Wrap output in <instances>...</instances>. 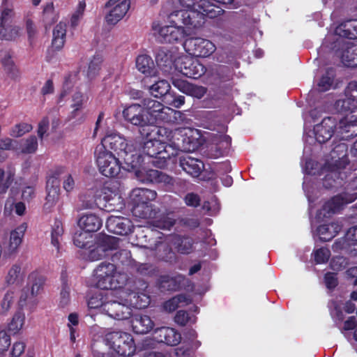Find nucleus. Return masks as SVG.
<instances>
[{"instance_id": "nucleus-1", "label": "nucleus", "mask_w": 357, "mask_h": 357, "mask_svg": "<svg viewBox=\"0 0 357 357\" xmlns=\"http://www.w3.org/2000/svg\"><path fill=\"white\" fill-rule=\"evenodd\" d=\"M96 155L99 172L107 177L117 176L121 168L135 172L143 162L133 142L116 133L102 139L101 145L96 148Z\"/></svg>"}, {"instance_id": "nucleus-2", "label": "nucleus", "mask_w": 357, "mask_h": 357, "mask_svg": "<svg viewBox=\"0 0 357 357\" xmlns=\"http://www.w3.org/2000/svg\"><path fill=\"white\" fill-rule=\"evenodd\" d=\"M199 11L192 8H183L169 15V24L161 26L158 22H153L152 30L154 36L161 42L173 43L182 40L188 36V30L198 29L204 23L205 16L213 17L215 12L214 7L207 3L198 6Z\"/></svg>"}, {"instance_id": "nucleus-3", "label": "nucleus", "mask_w": 357, "mask_h": 357, "mask_svg": "<svg viewBox=\"0 0 357 357\" xmlns=\"http://www.w3.org/2000/svg\"><path fill=\"white\" fill-rule=\"evenodd\" d=\"M190 131L187 128H178L174 131L165 127L151 128L147 130L140 131L142 137L146 138L142 147V153L149 158H153L151 163L159 168L164 167L167 160L177 154L181 148L178 135Z\"/></svg>"}, {"instance_id": "nucleus-4", "label": "nucleus", "mask_w": 357, "mask_h": 357, "mask_svg": "<svg viewBox=\"0 0 357 357\" xmlns=\"http://www.w3.org/2000/svg\"><path fill=\"white\" fill-rule=\"evenodd\" d=\"M345 98L336 101L335 107L337 112L345 116L337 119L339 124L336 134L342 139H349L357 136V82L349 83L345 91Z\"/></svg>"}, {"instance_id": "nucleus-5", "label": "nucleus", "mask_w": 357, "mask_h": 357, "mask_svg": "<svg viewBox=\"0 0 357 357\" xmlns=\"http://www.w3.org/2000/svg\"><path fill=\"white\" fill-rule=\"evenodd\" d=\"M93 281L98 288L119 290L126 284L128 275L117 272L113 264L103 262L95 269Z\"/></svg>"}, {"instance_id": "nucleus-6", "label": "nucleus", "mask_w": 357, "mask_h": 357, "mask_svg": "<svg viewBox=\"0 0 357 357\" xmlns=\"http://www.w3.org/2000/svg\"><path fill=\"white\" fill-rule=\"evenodd\" d=\"M145 105L149 128H155L154 125L156 123L180 124L185 123L186 118L183 113L165 107L157 100L146 99Z\"/></svg>"}, {"instance_id": "nucleus-7", "label": "nucleus", "mask_w": 357, "mask_h": 357, "mask_svg": "<svg viewBox=\"0 0 357 357\" xmlns=\"http://www.w3.org/2000/svg\"><path fill=\"white\" fill-rule=\"evenodd\" d=\"M105 344L114 354L123 357H130L136 351V346L131 334L123 331L107 333L104 338Z\"/></svg>"}, {"instance_id": "nucleus-8", "label": "nucleus", "mask_w": 357, "mask_h": 357, "mask_svg": "<svg viewBox=\"0 0 357 357\" xmlns=\"http://www.w3.org/2000/svg\"><path fill=\"white\" fill-rule=\"evenodd\" d=\"M121 291H124V289L117 290L115 294L111 291V297L104 305V312L118 320L127 319L132 314L129 303L121 298Z\"/></svg>"}, {"instance_id": "nucleus-9", "label": "nucleus", "mask_w": 357, "mask_h": 357, "mask_svg": "<svg viewBox=\"0 0 357 357\" xmlns=\"http://www.w3.org/2000/svg\"><path fill=\"white\" fill-rule=\"evenodd\" d=\"M123 116L126 121L134 126L147 130L149 128L145 100L142 104H131L123 110Z\"/></svg>"}, {"instance_id": "nucleus-10", "label": "nucleus", "mask_w": 357, "mask_h": 357, "mask_svg": "<svg viewBox=\"0 0 357 357\" xmlns=\"http://www.w3.org/2000/svg\"><path fill=\"white\" fill-rule=\"evenodd\" d=\"M357 199V193H344L333 197L326 202L321 208L317 213L316 218L319 220L331 217L333 214L339 211L342 206L351 203Z\"/></svg>"}, {"instance_id": "nucleus-11", "label": "nucleus", "mask_w": 357, "mask_h": 357, "mask_svg": "<svg viewBox=\"0 0 357 357\" xmlns=\"http://www.w3.org/2000/svg\"><path fill=\"white\" fill-rule=\"evenodd\" d=\"M183 47L190 55L203 58L211 56L216 50V46L212 41L201 37L187 38Z\"/></svg>"}, {"instance_id": "nucleus-12", "label": "nucleus", "mask_w": 357, "mask_h": 357, "mask_svg": "<svg viewBox=\"0 0 357 357\" xmlns=\"http://www.w3.org/2000/svg\"><path fill=\"white\" fill-rule=\"evenodd\" d=\"M176 68L183 75L197 79L206 73V68L197 59L190 56H183L176 61Z\"/></svg>"}, {"instance_id": "nucleus-13", "label": "nucleus", "mask_w": 357, "mask_h": 357, "mask_svg": "<svg viewBox=\"0 0 357 357\" xmlns=\"http://www.w3.org/2000/svg\"><path fill=\"white\" fill-rule=\"evenodd\" d=\"M336 43L341 48L337 51V55L342 63L349 67L357 66V40H351L342 38L337 39Z\"/></svg>"}, {"instance_id": "nucleus-14", "label": "nucleus", "mask_w": 357, "mask_h": 357, "mask_svg": "<svg viewBox=\"0 0 357 357\" xmlns=\"http://www.w3.org/2000/svg\"><path fill=\"white\" fill-rule=\"evenodd\" d=\"M130 7V0H109L106 3L108 12L105 20L109 24L114 25L121 20Z\"/></svg>"}, {"instance_id": "nucleus-15", "label": "nucleus", "mask_w": 357, "mask_h": 357, "mask_svg": "<svg viewBox=\"0 0 357 357\" xmlns=\"http://www.w3.org/2000/svg\"><path fill=\"white\" fill-rule=\"evenodd\" d=\"M337 119L334 116L324 118L320 123L314 127L316 140L321 144L329 140L337 128Z\"/></svg>"}, {"instance_id": "nucleus-16", "label": "nucleus", "mask_w": 357, "mask_h": 357, "mask_svg": "<svg viewBox=\"0 0 357 357\" xmlns=\"http://www.w3.org/2000/svg\"><path fill=\"white\" fill-rule=\"evenodd\" d=\"M137 178L144 183H158L167 185L173 184V178L169 175L156 169H146L141 165L136 169Z\"/></svg>"}, {"instance_id": "nucleus-17", "label": "nucleus", "mask_w": 357, "mask_h": 357, "mask_svg": "<svg viewBox=\"0 0 357 357\" xmlns=\"http://www.w3.org/2000/svg\"><path fill=\"white\" fill-rule=\"evenodd\" d=\"M153 339L160 343L168 346H176L181 342V335L176 329L171 327H160L153 331Z\"/></svg>"}, {"instance_id": "nucleus-18", "label": "nucleus", "mask_w": 357, "mask_h": 357, "mask_svg": "<svg viewBox=\"0 0 357 357\" xmlns=\"http://www.w3.org/2000/svg\"><path fill=\"white\" fill-rule=\"evenodd\" d=\"M119 239L114 236H105L102 238L101 243L98 245L89 253V259L98 261L107 255L109 250H116L119 248Z\"/></svg>"}, {"instance_id": "nucleus-19", "label": "nucleus", "mask_w": 357, "mask_h": 357, "mask_svg": "<svg viewBox=\"0 0 357 357\" xmlns=\"http://www.w3.org/2000/svg\"><path fill=\"white\" fill-rule=\"evenodd\" d=\"M333 248L335 251L345 250L351 255H357V226L350 228L344 238L333 244Z\"/></svg>"}, {"instance_id": "nucleus-20", "label": "nucleus", "mask_w": 357, "mask_h": 357, "mask_svg": "<svg viewBox=\"0 0 357 357\" xmlns=\"http://www.w3.org/2000/svg\"><path fill=\"white\" fill-rule=\"evenodd\" d=\"M60 188L59 181L56 177L52 176L47 181V196L43 205L45 212L50 213L52 211L59 199Z\"/></svg>"}, {"instance_id": "nucleus-21", "label": "nucleus", "mask_w": 357, "mask_h": 357, "mask_svg": "<svg viewBox=\"0 0 357 357\" xmlns=\"http://www.w3.org/2000/svg\"><path fill=\"white\" fill-rule=\"evenodd\" d=\"M108 231L118 234L127 235L132 231L133 225L132 222L126 218L121 216H110L106 222Z\"/></svg>"}, {"instance_id": "nucleus-22", "label": "nucleus", "mask_w": 357, "mask_h": 357, "mask_svg": "<svg viewBox=\"0 0 357 357\" xmlns=\"http://www.w3.org/2000/svg\"><path fill=\"white\" fill-rule=\"evenodd\" d=\"M155 78L144 77L142 83L149 93L155 98H160L167 94L171 86L169 82L165 79H156Z\"/></svg>"}, {"instance_id": "nucleus-23", "label": "nucleus", "mask_w": 357, "mask_h": 357, "mask_svg": "<svg viewBox=\"0 0 357 357\" xmlns=\"http://www.w3.org/2000/svg\"><path fill=\"white\" fill-rule=\"evenodd\" d=\"M121 298L124 299L130 307L136 308L146 307L150 303V297L144 292L136 293L134 291H128V289L121 291Z\"/></svg>"}, {"instance_id": "nucleus-24", "label": "nucleus", "mask_w": 357, "mask_h": 357, "mask_svg": "<svg viewBox=\"0 0 357 357\" xmlns=\"http://www.w3.org/2000/svg\"><path fill=\"white\" fill-rule=\"evenodd\" d=\"M337 151H341L343 153L342 156L341 158L342 160L341 161L335 160V167H333V169L331 171V173L326 176L324 181V185L326 188H331L334 185L333 183L335 182V178H333V177L337 178V174L338 175L340 174V172H339V170L340 168H342V162H343L344 164L346 162V160L344 158V156L346 155V152H347V146L344 144H341L337 145L335 147V149H334L332 152L333 158L335 157L334 155ZM339 159H340V157H339ZM343 167L344 166H342V167Z\"/></svg>"}, {"instance_id": "nucleus-25", "label": "nucleus", "mask_w": 357, "mask_h": 357, "mask_svg": "<svg viewBox=\"0 0 357 357\" xmlns=\"http://www.w3.org/2000/svg\"><path fill=\"white\" fill-rule=\"evenodd\" d=\"M131 326L134 333L147 334L153 329L155 323L149 315L137 314L132 317Z\"/></svg>"}, {"instance_id": "nucleus-26", "label": "nucleus", "mask_w": 357, "mask_h": 357, "mask_svg": "<svg viewBox=\"0 0 357 357\" xmlns=\"http://www.w3.org/2000/svg\"><path fill=\"white\" fill-rule=\"evenodd\" d=\"M25 272L19 264H13L7 271L4 276V284L7 287L21 286L25 280Z\"/></svg>"}, {"instance_id": "nucleus-27", "label": "nucleus", "mask_w": 357, "mask_h": 357, "mask_svg": "<svg viewBox=\"0 0 357 357\" xmlns=\"http://www.w3.org/2000/svg\"><path fill=\"white\" fill-rule=\"evenodd\" d=\"M102 225L101 219L92 213H82L78 220L79 227L86 234L97 231Z\"/></svg>"}, {"instance_id": "nucleus-28", "label": "nucleus", "mask_w": 357, "mask_h": 357, "mask_svg": "<svg viewBox=\"0 0 357 357\" xmlns=\"http://www.w3.org/2000/svg\"><path fill=\"white\" fill-rule=\"evenodd\" d=\"M136 67L144 75V77L155 78L158 75L153 59L147 55H139L137 57Z\"/></svg>"}, {"instance_id": "nucleus-29", "label": "nucleus", "mask_w": 357, "mask_h": 357, "mask_svg": "<svg viewBox=\"0 0 357 357\" xmlns=\"http://www.w3.org/2000/svg\"><path fill=\"white\" fill-rule=\"evenodd\" d=\"M197 337V333L194 330L189 331L185 335V340L183 342L185 345H183L175 349L176 356L178 357H185L190 356V351L197 349L201 344L200 342L196 340Z\"/></svg>"}, {"instance_id": "nucleus-30", "label": "nucleus", "mask_w": 357, "mask_h": 357, "mask_svg": "<svg viewBox=\"0 0 357 357\" xmlns=\"http://www.w3.org/2000/svg\"><path fill=\"white\" fill-rule=\"evenodd\" d=\"M180 166L188 174L193 177H197L203 170L204 163L190 155H185L180 158Z\"/></svg>"}, {"instance_id": "nucleus-31", "label": "nucleus", "mask_w": 357, "mask_h": 357, "mask_svg": "<svg viewBox=\"0 0 357 357\" xmlns=\"http://www.w3.org/2000/svg\"><path fill=\"white\" fill-rule=\"evenodd\" d=\"M335 33L340 38H357V19L341 23L336 27Z\"/></svg>"}, {"instance_id": "nucleus-32", "label": "nucleus", "mask_w": 357, "mask_h": 357, "mask_svg": "<svg viewBox=\"0 0 357 357\" xmlns=\"http://www.w3.org/2000/svg\"><path fill=\"white\" fill-rule=\"evenodd\" d=\"M155 191L147 188H136L131 192V200L135 206L136 204H150L149 202L156 198Z\"/></svg>"}, {"instance_id": "nucleus-33", "label": "nucleus", "mask_w": 357, "mask_h": 357, "mask_svg": "<svg viewBox=\"0 0 357 357\" xmlns=\"http://www.w3.org/2000/svg\"><path fill=\"white\" fill-rule=\"evenodd\" d=\"M67 22L60 21L53 29L52 47L57 50H61L66 42Z\"/></svg>"}, {"instance_id": "nucleus-34", "label": "nucleus", "mask_w": 357, "mask_h": 357, "mask_svg": "<svg viewBox=\"0 0 357 357\" xmlns=\"http://www.w3.org/2000/svg\"><path fill=\"white\" fill-rule=\"evenodd\" d=\"M14 191L13 189L10 190V195L6 199L4 208L3 213L5 216H10L12 215V213L14 211L16 215L19 216H22L25 214L26 212V206L22 202H15L13 198Z\"/></svg>"}, {"instance_id": "nucleus-35", "label": "nucleus", "mask_w": 357, "mask_h": 357, "mask_svg": "<svg viewBox=\"0 0 357 357\" xmlns=\"http://www.w3.org/2000/svg\"><path fill=\"white\" fill-rule=\"evenodd\" d=\"M342 226L337 222L329 225H321L317 229V234L323 241H328L333 238L341 230Z\"/></svg>"}, {"instance_id": "nucleus-36", "label": "nucleus", "mask_w": 357, "mask_h": 357, "mask_svg": "<svg viewBox=\"0 0 357 357\" xmlns=\"http://www.w3.org/2000/svg\"><path fill=\"white\" fill-rule=\"evenodd\" d=\"M45 278L37 271H32L28 276V285L32 297L38 296L43 290Z\"/></svg>"}, {"instance_id": "nucleus-37", "label": "nucleus", "mask_w": 357, "mask_h": 357, "mask_svg": "<svg viewBox=\"0 0 357 357\" xmlns=\"http://www.w3.org/2000/svg\"><path fill=\"white\" fill-rule=\"evenodd\" d=\"M215 146L211 148V155L218 158L223 155L225 150H227L231 144V138L228 135H222L215 137L213 140Z\"/></svg>"}, {"instance_id": "nucleus-38", "label": "nucleus", "mask_w": 357, "mask_h": 357, "mask_svg": "<svg viewBox=\"0 0 357 357\" xmlns=\"http://www.w3.org/2000/svg\"><path fill=\"white\" fill-rule=\"evenodd\" d=\"M21 33L22 29L13 23L7 26H0V39L15 40L20 36Z\"/></svg>"}, {"instance_id": "nucleus-39", "label": "nucleus", "mask_w": 357, "mask_h": 357, "mask_svg": "<svg viewBox=\"0 0 357 357\" xmlns=\"http://www.w3.org/2000/svg\"><path fill=\"white\" fill-rule=\"evenodd\" d=\"M132 213L137 218L149 219L155 218L156 212L151 204H139L133 206Z\"/></svg>"}, {"instance_id": "nucleus-40", "label": "nucleus", "mask_w": 357, "mask_h": 357, "mask_svg": "<svg viewBox=\"0 0 357 357\" xmlns=\"http://www.w3.org/2000/svg\"><path fill=\"white\" fill-rule=\"evenodd\" d=\"M111 297V292L105 296L101 292H97L92 295L88 301V306L91 309H100L104 312V305Z\"/></svg>"}, {"instance_id": "nucleus-41", "label": "nucleus", "mask_w": 357, "mask_h": 357, "mask_svg": "<svg viewBox=\"0 0 357 357\" xmlns=\"http://www.w3.org/2000/svg\"><path fill=\"white\" fill-rule=\"evenodd\" d=\"M59 18V13L55 10L54 4L52 2L47 3L43 11L42 20L45 26H51Z\"/></svg>"}, {"instance_id": "nucleus-42", "label": "nucleus", "mask_w": 357, "mask_h": 357, "mask_svg": "<svg viewBox=\"0 0 357 357\" xmlns=\"http://www.w3.org/2000/svg\"><path fill=\"white\" fill-rule=\"evenodd\" d=\"M24 322L25 314L21 310L16 312L8 324V331L13 335L17 334L22 329Z\"/></svg>"}, {"instance_id": "nucleus-43", "label": "nucleus", "mask_w": 357, "mask_h": 357, "mask_svg": "<svg viewBox=\"0 0 357 357\" xmlns=\"http://www.w3.org/2000/svg\"><path fill=\"white\" fill-rule=\"evenodd\" d=\"M172 243L177 251L182 254H188L192 249V241L188 237L175 236Z\"/></svg>"}, {"instance_id": "nucleus-44", "label": "nucleus", "mask_w": 357, "mask_h": 357, "mask_svg": "<svg viewBox=\"0 0 357 357\" xmlns=\"http://www.w3.org/2000/svg\"><path fill=\"white\" fill-rule=\"evenodd\" d=\"M188 303V299L184 295H178L164 303V309L168 312L174 311L176 308L183 307Z\"/></svg>"}, {"instance_id": "nucleus-45", "label": "nucleus", "mask_w": 357, "mask_h": 357, "mask_svg": "<svg viewBox=\"0 0 357 357\" xmlns=\"http://www.w3.org/2000/svg\"><path fill=\"white\" fill-rule=\"evenodd\" d=\"M15 294L11 289L8 290L0 302V314H8L14 303Z\"/></svg>"}, {"instance_id": "nucleus-46", "label": "nucleus", "mask_w": 357, "mask_h": 357, "mask_svg": "<svg viewBox=\"0 0 357 357\" xmlns=\"http://www.w3.org/2000/svg\"><path fill=\"white\" fill-rule=\"evenodd\" d=\"M102 63V58L100 55H95L89 62L88 70H87V77L89 79H93L96 77L99 71L101 68V65Z\"/></svg>"}, {"instance_id": "nucleus-47", "label": "nucleus", "mask_w": 357, "mask_h": 357, "mask_svg": "<svg viewBox=\"0 0 357 357\" xmlns=\"http://www.w3.org/2000/svg\"><path fill=\"white\" fill-rule=\"evenodd\" d=\"M184 280V278L178 275L174 278L164 277L161 281V287L167 290H176L181 287V282Z\"/></svg>"}, {"instance_id": "nucleus-48", "label": "nucleus", "mask_w": 357, "mask_h": 357, "mask_svg": "<svg viewBox=\"0 0 357 357\" xmlns=\"http://www.w3.org/2000/svg\"><path fill=\"white\" fill-rule=\"evenodd\" d=\"M2 65L8 75L13 79L20 77V73L9 56H5L1 61Z\"/></svg>"}, {"instance_id": "nucleus-49", "label": "nucleus", "mask_w": 357, "mask_h": 357, "mask_svg": "<svg viewBox=\"0 0 357 357\" xmlns=\"http://www.w3.org/2000/svg\"><path fill=\"white\" fill-rule=\"evenodd\" d=\"M156 61L158 63L166 66H169L173 63H176V61L172 55V52L164 48L159 50L157 52Z\"/></svg>"}, {"instance_id": "nucleus-50", "label": "nucleus", "mask_w": 357, "mask_h": 357, "mask_svg": "<svg viewBox=\"0 0 357 357\" xmlns=\"http://www.w3.org/2000/svg\"><path fill=\"white\" fill-rule=\"evenodd\" d=\"M174 320L176 324L181 326H185L195 323L197 318L195 315L190 314L185 311L179 310L177 312Z\"/></svg>"}, {"instance_id": "nucleus-51", "label": "nucleus", "mask_w": 357, "mask_h": 357, "mask_svg": "<svg viewBox=\"0 0 357 357\" xmlns=\"http://www.w3.org/2000/svg\"><path fill=\"white\" fill-rule=\"evenodd\" d=\"M63 233L62 222L56 220L52 230V244L59 250V244Z\"/></svg>"}, {"instance_id": "nucleus-52", "label": "nucleus", "mask_w": 357, "mask_h": 357, "mask_svg": "<svg viewBox=\"0 0 357 357\" xmlns=\"http://www.w3.org/2000/svg\"><path fill=\"white\" fill-rule=\"evenodd\" d=\"M333 72L332 70L328 71L325 75L322 76L317 84L318 91L324 92L329 90L333 85Z\"/></svg>"}, {"instance_id": "nucleus-53", "label": "nucleus", "mask_w": 357, "mask_h": 357, "mask_svg": "<svg viewBox=\"0 0 357 357\" xmlns=\"http://www.w3.org/2000/svg\"><path fill=\"white\" fill-rule=\"evenodd\" d=\"M14 175V171L9 170L6 173V178H4V172L2 169H0V194L6 192L13 181Z\"/></svg>"}, {"instance_id": "nucleus-54", "label": "nucleus", "mask_w": 357, "mask_h": 357, "mask_svg": "<svg viewBox=\"0 0 357 357\" xmlns=\"http://www.w3.org/2000/svg\"><path fill=\"white\" fill-rule=\"evenodd\" d=\"M15 13L12 8L7 6H3L1 10L0 26H7L13 23Z\"/></svg>"}, {"instance_id": "nucleus-55", "label": "nucleus", "mask_w": 357, "mask_h": 357, "mask_svg": "<svg viewBox=\"0 0 357 357\" xmlns=\"http://www.w3.org/2000/svg\"><path fill=\"white\" fill-rule=\"evenodd\" d=\"M175 223V219L169 215H163L154 220L153 225L161 229L169 230Z\"/></svg>"}, {"instance_id": "nucleus-56", "label": "nucleus", "mask_w": 357, "mask_h": 357, "mask_svg": "<svg viewBox=\"0 0 357 357\" xmlns=\"http://www.w3.org/2000/svg\"><path fill=\"white\" fill-rule=\"evenodd\" d=\"M185 89L184 92L189 93L191 96L197 98H202L206 93V89L202 86L190 85L183 84Z\"/></svg>"}, {"instance_id": "nucleus-57", "label": "nucleus", "mask_w": 357, "mask_h": 357, "mask_svg": "<svg viewBox=\"0 0 357 357\" xmlns=\"http://www.w3.org/2000/svg\"><path fill=\"white\" fill-rule=\"evenodd\" d=\"M38 148V142L35 136H31L23 142L21 151L24 153H33Z\"/></svg>"}, {"instance_id": "nucleus-58", "label": "nucleus", "mask_w": 357, "mask_h": 357, "mask_svg": "<svg viewBox=\"0 0 357 357\" xmlns=\"http://www.w3.org/2000/svg\"><path fill=\"white\" fill-rule=\"evenodd\" d=\"M32 130L31 125L21 123L13 126L10 131V135L13 137H19Z\"/></svg>"}, {"instance_id": "nucleus-59", "label": "nucleus", "mask_w": 357, "mask_h": 357, "mask_svg": "<svg viewBox=\"0 0 357 357\" xmlns=\"http://www.w3.org/2000/svg\"><path fill=\"white\" fill-rule=\"evenodd\" d=\"M314 261L317 264H324L328 261L331 256V251L327 248H321L313 252Z\"/></svg>"}, {"instance_id": "nucleus-60", "label": "nucleus", "mask_w": 357, "mask_h": 357, "mask_svg": "<svg viewBox=\"0 0 357 357\" xmlns=\"http://www.w3.org/2000/svg\"><path fill=\"white\" fill-rule=\"evenodd\" d=\"M68 327L70 331V340L74 342L75 340V332L76 329L75 326H77L79 324V317L78 314L76 313H70L68 317Z\"/></svg>"}, {"instance_id": "nucleus-61", "label": "nucleus", "mask_w": 357, "mask_h": 357, "mask_svg": "<svg viewBox=\"0 0 357 357\" xmlns=\"http://www.w3.org/2000/svg\"><path fill=\"white\" fill-rule=\"evenodd\" d=\"M70 287L67 284H64L60 293L59 306L64 307L70 303Z\"/></svg>"}, {"instance_id": "nucleus-62", "label": "nucleus", "mask_w": 357, "mask_h": 357, "mask_svg": "<svg viewBox=\"0 0 357 357\" xmlns=\"http://www.w3.org/2000/svg\"><path fill=\"white\" fill-rule=\"evenodd\" d=\"M203 209L206 210L209 215H213L219 211L220 204L216 199L213 198L210 201L204 203Z\"/></svg>"}, {"instance_id": "nucleus-63", "label": "nucleus", "mask_w": 357, "mask_h": 357, "mask_svg": "<svg viewBox=\"0 0 357 357\" xmlns=\"http://www.w3.org/2000/svg\"><path fill=\"white\" fill-rule=\"evenodd\" d=\"M86 100L82 93L79 91H74L72 95L70 107L84 108Z\"/></svg>"}, {"instance_id": "nucleus-64", "label": "nucleus", "mask_w": 357, "mask_h": 357, "mask_svg": "<svg viewBox=\"0 0 357 357\" xmlns=\"http://www.w3.org/2000/svg\"><path fill=\"white\" fill-rule=\"evenodd\" d=\"M85 8V3L79 2L77 10L72 15L70 24L72 26H76L82 19Z\"/></svg>"}]
</instances>
